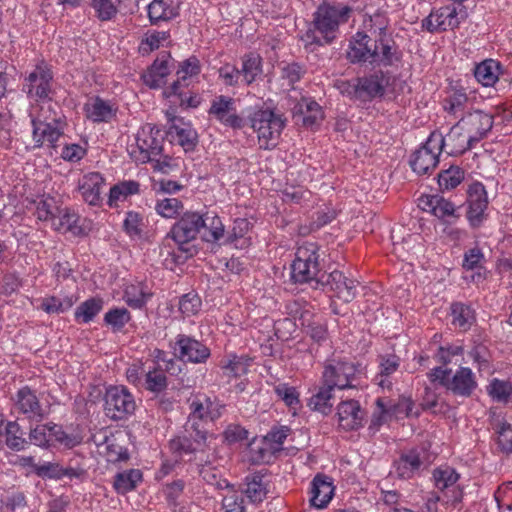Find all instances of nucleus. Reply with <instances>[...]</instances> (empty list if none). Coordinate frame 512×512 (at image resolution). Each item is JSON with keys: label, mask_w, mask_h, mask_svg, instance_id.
<instances>
[{"label": "nucleus", "mask_w": 512, "mask_h": 512, "mask_svg": "<svg viewBox=\"0 0 512 512\" xmlns=\"http://www.w3.org/2000/svg\"><path fill=\"white\" fill-rule=\"evenodd\" d=\"M353 12L352 7L341 2L323 1L313 13V18L301 41L307 51L330 45L339 35V28L346 24Z\"/></svg>", "instance_id": "1"}, {"label": "nucleus", "mask_w": 512, "mask_h": 512, "mask_svg": "<svg viewBox=\"0 0 512 512\" xmlns=\"http://www.w3.org/2000/svg\"><path fill=\"white\" fill-rule=\"evenodd\" d=\"M480 115L478 111L475 114H469L460 119L454 125L446 136L438 131H433L429 136V145L438 146L440 150H445L449 155H458L466 152V150L478 142V138L471 134L470 125L479 124Z\"/></svg>", "instance_id": "2"}, {"label": "nucleus", "mask_w": 512, "mask_h": 512, "mask_svg": "<svg viewBox=\"0 0 512 512\" xmlns=\"http://www.w3.org/2000/svg\"><path fill=\"white\" fill-rule=\"evenodd\" d=\"M319 247L316 243L306 242L296 252L291 265V278L295 283H310L313 288H320L321 266Z\"/></svg>", "instance_id": "3"}, {"label": "nucleus", "mask_w": 512, "mask_h": 512, "mask_svg": "<svg viewBox=\"0 0 512 512\" xmlns=\"http://www.w3.org/2000/svg\"><path fill=\"white\" fill-rule=\"evenodd\" d=\"M248 118L251 128L257 133L260 148H275L286 125V119L268 108L257 109Z\"/></svg>", "instance_id": "4"}, {"label": "nucleus", "mask_w": 512, "mask_h": 512, "mask_svg": "<svg viewBox=\"0 0 512 512\" xmlns=\"http://www.w3.org/2000/svg\"><path fill=\"white\" fill-rule=\"evenodd\" d=\"M164 136L157 126L146 124L136 135L135 145H131L128 152L132 159L139 163L156 160L162 155Z\"/></svg>", "instance_id": "5"}, {"label": "nucleus", "mask_w": 512, "mask_h": 512, "mask_svg": "<svg viewBox=\"0 0 512 512\" xmlns=\"http://www.w3.org/2000/svg\"><path fill=\"white\" fill-rule=\"evenodd\" d=\"M204 226L205 218L202 214L187 211L172 225L167 237L178 245L180 251L186 253V257H192L194 249L189 243L197 238Z\"/></svg>", "instance_id": "6"}, {"label": "nucleus", "mask_w": 512, "mask_h": 512, "mask_svg": "<svg viewBox=\"0 0 512 512\" xmlns=\"http://www.w3.org/2000/svg\"><path fill=\"white\" fill-rule=\"evenodd\" d=\"M369 32L375 38L373 46V65L374 66H392L399 60L396 48L393 47V40L387 36V23L381 14H375L369 19Z\"/></svg>", "instance_id": "7"}, {"label": "nucleus", "mask_w": 512, "mask_h": 512, "mask_svg": "<svg viewBox=\"0 0 512 512\" xmlns=\"http://www.w3.org/2000/svg\"><path fill=\"white\" fill-rule=\"evenodd\" d=\"M189 409L190 414L185 424L186 432L199 430L208 433V430L205 427L206 422H213L222 414V406L206 396H196L189 403Z\"/></svg>", "instance_id": "8"}, {"label": "nucleus", "mask_w": 512, "mask_h": 512, "mask_svg": "<svg viewBox=\"0 0 512 512\" xmlns=\"http://www.w3.org/2000/svg\"><path fill=\"white\" fill-rule=\"evenodd\" d=\"M136 403L133 395L124 386H110L104 396L105 415L114 420H124L134 413Z\"/></svg>", "instance_id": "9"}, {"label": "nucleus", "mask_w": 512, "mask_h": 512, "mask_svg": "<svg viewBox=\"0 0 512 512\" xmlns=\"http://www.w3.org/2000/svg\"><path fill=\"white\" fill-rule=\"evenodd\" d=\"M359 372V367L348 360L332 359L326 363L322 373V381L334 389L352 387L351 383Z\"/></svg>", "instance_id": "10"}, {"label": "nucleus", "mask_w": 512, "mask_h": 512, "mask_svg": "<svg viewBox=\"0 0 512 512\" xmlns=\"http://www.w3.org/2000/svg\"><path fill=\"white\" fill-rule=\"evenodd\" d=\"M174 357L182 362L204 363L210 357V349L200 341L185 335H177L175 342L170 343Z\"/></svg>", "instance_id": "11"}, {"label": "nucleus", "mask_w": 512, "mask_h": 512, "mask_svg": "<svg viewBox=\"0 0 512 512\" xmlns=\"http://www.w3.org/2000/svg\"><path fill=\"white\" fill-rule=\"evenodd\" d=\"M13 401L15 411L24 415L28 420L41 422L47 416L36 392L28 386L20 388Z\"/></svg>", "instance_id": "12"}, {"label": "nucleus", "mask_w": 512, "mask_h": 512, "mask_svg": "<svg viewBox=\"0 0 512 512\" xmlns=\"http://www.w3.org/2000/svg\"><path fill=\"white\" fill-rule=\"evenodd\" d=\"M319 281L321 289L329 288L338 299L345 303L351 302L356 297V281L347 278L338 270H334L331 273H322Z\"/></svg>", "instance_id": "13"}, {"label": "nucleus", "mask_w": 512, "mask_h": 512, "mask_svg": "<svg viewBox=\"0 0 512 512\" xmlns=\"http://www.w3.org/2000/svg\"><path fill=\"white\" fill-rule=\"evenodd\" d=\"M31 123L33 126L32 137L34 148L42 147L45 141L48 142L51 147H55V143L63 135L60 123H56L54 116L43 115V117H33Z\"/></svg>", "instance_id": "14"}, {"label": "nucleus", "mask_w": 512, "mask_h": 512, "mask_svg": "<svg viewBox=\"0 0 512 512\" xmlns=\"http://www.w3.org/2000/svg\"><path fill=\"white\" fill-rule=\"evenodd\" d=\"M459 23V12L457 11V7L453 4L432 11L422 20L421 26L426 31L435 33L449 29L452 30L458 27Z\"/></svg>", "instance_id": "15"}, {"label": "nucleus", "mask_w": 512, "mask_h": 512, "mask_svg": "<svg viewBox=\"0 0 512 512\" xmlns=\"http://www.w3.org/2000/svg\"><path fill=\"white\" fill-rule=\"evenodd\" d=\"M207 432L195 430L193 432H186L181 436H177L170 440L169 448L177 458L190 456L192 459L197 451H202L206 447Z\"/></svg>", "instance_id": "16"}, {"label": "nucleus", "mask_w": 512, "mask_h": 512, "mask_svg": "<svg viewBox=\"0 0 512 512\" xmlns=\"http://www.w3.org/2000/svg\"><path fill=\"white\" fill-rule=\"evenodd\" d=\"M388 83L389 77L387 73L382 70L358 77L357 87L359 89V100L366 102L384 97Z\"/></svg>", "instance_id": "17"}, {"label": "nucleus", "mask_w": 512, "mask_h": 512, "mask_svg": "<svg viewBox=\"0 0 512 512\" xmlns=\"http://www.w3.org/2000/svg\"><path fill=\"white\" fill-rule=\"evenodd\" d=\"M53 75L49 69L37 66L25 79L24 90L31 98L50 100Z\"/></svg>", "instance_id": "18"}, {"label": "nucleus", "mask_w": 512, "mask_h": 512, "mask_svg": "<svg viewBox=\"0 0 512 512\" xmlns=\"http://www.w3.org/2000/svg\"><path fill=\"white\" fill-rule=\"evenodd\" d=\"M441 150L438 146L429 145V138L411 156L410 165L418 175L431 174L439 162Z\"/></svg>", "instance_id": "19"}, {"label": "nucleus", "mask_w": 512, "mask_h": 512, "mask_svg": "<svg viewBox=\"0 0 512 512\" xmlns=\"http://www.w3.org/2000/svg\"><path fill=\"white\" fill-rule=\"evenodd\" d=\"M209 114L213 115L225 126L234 129L243 127V119L235 113L234 99L224 95L216 97L209 109Z\"/></svg>", "instance_id": "20"}, {"label": "nucleus", "mask_w": 512, "mask_h": 512, "mask_svg": "<svg viewBox=\"0 0 512 512\" xmlns=\"http://www.w3.org/2000/svg\"><path fill=\"white\" fill-rule=\"evenodd\" d=\"M364 414L356 400H345L337 406L338 424L345 431L357 430L362 427Z\"/></svg>", "instance_id": "21"}, {"label": "nucleus", "mask_w": 512, "mask_h": 512, "mask_svg": "<svg viewBox=\"0 0 512 512\" xmlns=\"http://www.w3.org/2000/svg\"><path fill=\"white\" fill-rule=\"evenodd\" d=\"M180 0H152L146 7L151 25L169 22L180 14Z\"/></svg>", "instance_id": "22"}, {"label": "nucleus", "mask_w": 512, "mask_h": 512, "mask_svg": "<svg viewBox=\"0 0 512 512\" xmlns=\"http://www.w3.org/2000/svg\"><path fill=\"white\" fill-rule=\"evenodd\" d=\"M489 419L501 451L506 454L512 453V425L505 420L504 411L498 407L491 408Z\"/></svg>", "instance_id": "23"}, {"label": "nucleus", "mask_w": 512, "mask_h": 512, "mask_svg": "<svg viewBox=\"0 0 512 512\" xmlns=\"http://www.w3.org/2000/svg\"><path fill=\"white\" fill-rule=\"evenodd\" d=\"M171 61V55L167 52H162L142 75L143 82L153 89L162 87L170 73Z\"/></svg>", "instance_id": "24"}, {"label": "nucleus", "mask_w": 512, "mask_h": 512, "mask_svg": "<svg viewBox=\"0 0 512 512\" xmlns=\"http://www.w3.org/2000/svg\"><path fill=\"white\" fill-rule=\"evenodd\" d=\"M310 494V503L313 507H326L334 494L332 479L327 475L317 474L311 482Z\"/></svg>", "instance_id": "25"}, {"label": "nucleus", "mask_w": 512, "mask_h": 512, "mask_svg": "<svg viewBox=\"0 0 512 512\" xmlns=\"http://www.w3.org/2000/svg\"><path fill=\"white\" fill-rule=\"evenodd\" d=\"M201 72L200 61L196 56H190L179 64L176 71L177 80L174 81L167 89L170 93H175L177 89L188 88L193 79Z\"/></svg>", "instance_id": "26"}, {"label": "nucleus", "mask_w": 512, "mask_h": 512, "mask_svg": "<svg viewBox=\"0 0 512 512\" xmlns=\"http://www.w3.org/2000/svg\"><path fill=\"white\" fill-rule=\"evenodd\" d=\"M422 461L417 451L412 450L403 453L399 459L394 461L393 468L396 476L402 480L413 478L421 470Z\"/></svg>", "instance_id": "27"}, {"label": "nucleus", "mask_w": 512, "mask_h": 512, "mask_svg": "<svg viewBox=\"0 0 512 512\" xmlns=\"http://www.w3.org/2000/svg\"><path fill=\"white\" fill-rule=\"evenodd\" d=\"M400 362L401 359L396 354L388 353L378 356L379 372L375 377V381L380 387L391 389L392 381L390 377L397 372Z\"/></svg>", "instance_id": "28"}, {"label": "nucleus", "mask_w": 512, "mask_h": 512, "mask_svg": "<svg viewBox=\"0 0 512 512\" xmlns=\"http://www.w3.org/2000/svg\"><path fill=\"white\" fill-rule=\"evenodd\" d=\"M104 185V178L100 173L92 172L83 177L79 186L82 197L89 205L96 206L101 202V189Z\"/></svg>", "instance_id": "29"}, {"label": "nucleus", "mask_w": 512, "mask_h": 512, "mask_svg": "<svg viewBox=\"0 0 512 512\" xmlns=\"http://www.w3.org/2000/svg\"><path fill=\"white\" fill-rule=\"evenodd\" d=\"M466 217L472 227L480 226V182L474 181L466 191Z\"/></svg>", "instance_id": "30"}, {"label": "nucleus", "mask_w": 512, "mask_h": 512, "mask_svg": "<svg viewBox=\"0 0 512 512\" xmlns=\"http://www.w3.org/2000/svg\"><path fill=\"white\" fill-rule=\"evenodd\" d=\"M295 118L301 120L304 126H313L322 117L321 107L314 100L301 99L293 108Z\"/></svg>", "instance_id": "31"}, {"label": "nucleus", "mask_w": 512, "mask_h": 512, "mask_svg": "<svg viewBox=\"0 0 512 512\" xmlns=\"http://www.w3.org/2000/svg\"><path fill=\"white\" fill-rule=\"evenodd\" d=\"M246 488L244 494L252 503H261L267 496L268 488L265 482V475L256 472L246 477Z\"/></svg>", "instance_id": "32"}, {"label": "nucleus", "mask_w": 512, "mask_h": 512, "mask_svg": "<svg viewBox=\"0 0 512 512\" xmlns=\"http://www.w3.org/2000/svg\"><path fill=\"white\" fill-rule=\"evenodd\" d=\"M333 390L334 388L329 387V385H326L322 382V385L317 388L316 392L312 394L308 400L307 405L313 411L320 412L323 415H328L331 412L333 406L331 403Z\"/></svg>", "instance_id": "33"}, {"label": "nucleus", "mask_w": 512, "mask_h": 512, "mask_svg": "<svg viewBox=\"0 0 512 512\" xmlns=\"http://www.w3.org/2000/svg\"><path fill=\"white\" fill-rule=\"evenodd\" d=\"M475 387L476 382L469 368H460L451 378L450 384H448L449 390L463 396L470 395Z\"/></svg>", "instance_id": "34"}, {"label": "nucleus", "mask_w": 512, "mask_h": 512, "mask_svg": "<svg viewBox=\"0 0 512 512\" xmlns=\"http://www.w3.org/2000/svg\"><path fill=\"white\" fill-rule=\"evenodd\" d=\"M433 479L435 486L444 491L446 489H453V500H459V492L455 491L454 487L459 479V474L450 466L439 467L433 472Z\"/></svg>", "instance_id": "35"}, {"label": "nucleus", "mask_w": 512, "mask_h": 512, "mask_svg": "<svg viewBox=\"0 0 512 512\" xmlns=\"http://www.w3.org/2000/svg\"><path fill=\"white\" fill-rule=\"evenodd\" d=\"M240 74L245 84L250 85L262 74V58L257 53L245 54L242 57Z\"/></svg>", "instance_id": "36"}, {"label": "nucleus", "mask_w": 512, "mask_h": 512, "mask_svg": "<svg viewBox=\"0 0 512 512\" xmlns=\"http://www.w3.org/2000/svg\"><path fill=\"white\" fill-rule=\"evenodd\" d=\"M85 110L87 117L93 122H109L115 116L112 106L99 97L87 104Z\"/></svg>", "instance_id": "37"}, {"label": "nucleus", "mask_w": 512, "mask_h": 512, "mask_svg": "<svg viewBox=\"0 0 512 512\" xmlns=\"http://www.w3.org/2000/svg\"><path fill=\"white\" fill-rule=\"evenodd\" d=\"M486 392L493 401L506 404L512 397V382L505 379L493 378L486 386Z\"/></svg>", "instance_id": "38"}, {"label": "nucleus", "mask_w": 512, "mask_h": 512, "mask_svg": "<svg viewBox=\"0 0 512 512\" xmlns=\"http://www.w3.org/2000/svg\"><path fill=\"white\" fill-rule=\"evenodd\" d=\"M140 185L138 182L130 180L120 182L110 188L108 197V205L110 207H116L119 201H124L127 197L137 194L139 192Z\"/></svg>", "instance_id": "39"}, {"label": "nucleus", "mask_w": 512, "mask_h": 512, "mask_svg": "<svg viewBox=\"0 0 512 512\" xmlns=\"http://www.w3.org/2000/svg\"><path fill=\"white\" fill-rule=\"evenodd\" d=\"M421 205H423V209L428 208L438 218L451 216L455 210L454 205L450 201L439 195H432L421 199Z\"/></svg>", "instance_id": "40"}, {"label": "nucleus", "mask_w": 512, "mask_h": 512, "mask_svg": "<svg viewBox=\"0 0 512 512\" xmlns=\"http://www.w3.org/2000/svg\"><path fill=\"white\" fill-rule=\"evenodd\" d=\"M205 218V226L202 231V239L206 242H217L224 236L225 227L222 220L216 214H202Z\"/></svg>", "instance_id": "41"}, {"label": "nucleus", "mask_w": 512, "mask_h": 512, "mask_svg": "<svg viewBox=\"0 0 512 512\" xmlns=\"http://www.w3.org/2000/svg\"><path fill=\"white\" fill-rule=\"evenodd\" d=\"M24 433L17 421H9L5 426V443L13 451H22L29 442L23 437Z\"/></svg>", "instance_id": "42"}, {"label": "nucleus", "mask_w": 512, "mask_h": 512, "mask_svg": "<svg viewBox=\"0 0 512 512\" xmlns=\"http://www.w3.org/2000/svg\"><path fill=\"white\" fill-rule=\"evenodd\" d=\"M141 480V471L138 469H130L117 473L114 477L113 486L118 493L125 494L133 490Z\"/></svg>", "instance_id": "43"}, {"label": "nucleus", "mask_w": 512, "mask_h": 512, "mask_svg": "<svg viewBox=\"0 0 512 512\" xmlns=\"http://www.w3.org/2000/svg\"><path fill=\"white\" fill-rule=\"evenodd\" d=\"M103 308V301L99 298H89L82 302L75 310V320L79 323H89Z\"/></svg>", "instance_id": "44"}, {"label": "nucleus", "mask_w": 512, "mask_h": 512, "mask_svg": "<svg viewBox=\"0 0 512 512\" xmlns=\"http://www.w3.org/2000/svg\"><path fill=\"white\" fill-rule=\"evenodd\" d=\"M451 313L453 324L466 331L472 323L476 321V314L470 306L462 303H454L451 305Z\"/></svg>", "instance_id": "45"}, {"label": "nucleus", "mask_w": 512, "mask_h": 512, "mask_svg": "<svg viewBox=\"0 0 512 512\" xmlns=\"http://www.w3.org/2000/svg\"><path fill=\"white\" fill-rule=\"evenodd\" d=\"M173 132H175L176 140L184 151L188 152L194 150L198 142V134L194 128L190 125L179 127L174 124L170 127L169 134Z\"/></svg>", "instance_id": "46"}, {"label": "nucleus", "mask_w": 512, "mask_h": 512, "mask_svg": "<svg viewBox=\"0 0 512 512\" xmlns=\"http://www.w3.org/2000/svg\"><path fill=\"white\" fill-rule=\"evenodd\" d=\"M503 73V66L498 60H482V87H493Z\"/></svg>", "instance_id": "47"}, {"label": "nucleus", "mask_w": 512, "mask_h": 512, "mask_svg": "<svg viewBox=\"0 0 512 512\" xmlns=\"http://www.w3.org/2000/svg\"><path fill=\"white\" fill-rule=\"evenodd\" d=\"M73 297L66 296L58 298L55 296L45 297L41 302V309L48 314H60L69 310L74 305Z\"/></svg>", "instance_id": "48"}, {"label": "nucleus", "mask_w": 512, "mask_h": 512, "mask_svg": "<svg viewBox=\"0 0 512 512\" xmlns=\"http://www.w3.org/2000/svg\"><path fill=\"white\" fill-rule=\"evenodd\" d=\"M151 297L152 293L145 291L143 287L134 285L128 287L124 294L125 302L133 309L143 308Z\"/></svg>", "instance_id": "49"}, {"label": "nucleus", "mask_w": 512, "mask_h": 512, "mask_svg": "<svg viewBox=\"0 0 512 512\" xmlns=\"http://www.w3.org/2000/svg\"><path fill=\"white\" fill-rule=\"evenodd\" d=\"M79 217L72 210L68 208H60L56 214V220L53 221V226L57 231H74Z\"/></svg>", "instance_id": "50"}, {"label": "nucleus", "mask_w": 512, "mask_h": 512, "mask_svg": "<svg viewBox=\"0 0 512 512\" xmlns=\"http://www.w3.org/2000/svg\"><path fill=\"white\" fill-rule=\"evenodd\" d=\"M155 210L164 218H174L183 210V204L177 198L165 197L157 200Z\"/></svg>", "instance_id": "51"}, {"label": "nucleus", "mask_w": 512, "mask_h": 512, "mask_svg": "<svg viewBox=\"0 0 512 512\" xmlns=\"http://www.w3.org/2000/svg\"><path fill=\"white\" fill-rule=\"evenodd\" d=\"M57 211H59V206L56 200L53 197H46L37 202L35 215L40 221H54Z\"/></svg>", "instance_id": "52"}, {"label": "nucleus", "mask_w": 512, "mask_h": 512, "mask_svg": "<svg viewBox=\"0 0 512 512\" xmlns=\"http://www.w3.org/2000/svg\"><path fill=\"white\" fill-rule=\"evenodd\" d=\"M130 319V312L126 308H113L104 316V322L111 326L115 332L120 331Z\"/></svg>", "instance_id": "53"}, {"label": "nucleus", "mask_w": 512, "mask_h": 512, "mask_svg": "<svg viewBox=\"0 0 512 512\" xmlns=\"http://www.w3.org/2000/svg\"><path fill=\"white\" fill-rule=\"evenodd\" d=\"M463 179V172L458 167H450L438 175V184L441 190H450L457 187Z\"/></svg>", "instance_id": "54"}, {"label": "nucleus", "mask_w": 512, "mask_h": 512, "mask_svg": "<svg viewBox=\"0 0 512 512\" xmlns=\"http://www.w3.org/2000/svg\"><path fill=\"white\" fill-rule=\"evenodd\" d=\"M29 444H34L41 448H48L51 446V436L49 422L45 424H38L29 432Z\"/></svg>", "instance_id": "55"}, {"label": "nucleus", "mask_w": 512, "mask_h": 512, "mask_svg": "<svg viewBox=\"0 0 512 512\" xmlns=\"http://www.w3.org/2000/svg\"><path fill=\"white\" fill-rule=\"evenodd\" d=\"M91 6L100 21H110L118 13L113 0H91Z\"/></svg>", "instance_id": "56"}, {"label": "nucleus", "mask_w": 512, "mask_h": 512, "mask_svg": "<svg viewBox=\"0 0 512 512\" xmlns=\"http://www.w3.org/2000/svg\"><path fill=\"white\" fill-rule=\"evenodd\" d=\"M166 98H174L173 103L179 104L185 107H197L200 104V100L196 95H192L187 88H180L175 93H170V89H165L163 92Z\"/></svg>", "instance_id": "57"}, {"label": "nucleus", "mask_w": 512, "mask_h": 512, "mask_svg": "<svg viewBox=\"0 0 512 512\" xmlns=\"http://www.w3.org/2000/svg\"><path fill=\"white\" fill-rule=\"evenodd\" d=\"M373 47H361L356 44H349L346 57L352 64L370 63L373 65Z\"/></svg>", "instance_id": "58"}, {"label": "nucleus", "mask_w": 512, "mask_h": 512, "mask_svg": "<svg viewBox=\"0 0 512 512\" xmlns=\"http://www.w3.org/2000/svg\"><path fill=\"white\" fill-rule=\"evenodd\" d=\"M201 308V298L193 292L183 295L179 300V310L185 317H191Z\"/></svg>", "instance_id": "59"}, {"label": "nucleus", "mask_w": 512, "mask_h": 512, "mask_svg": "<svg viewBox=\"0 0 512 512\" xmlns=\"http://www.w3.org/2000/svg\"><path fill=\"white\" fill-rule=\"evenodd\" d=\"M143 226V218L139 213L134 211L126 213L123 228L130 237H140L143 232Z\"/></svg>", "instance_id": "60"}, {"label": "nucleus", "mask_w": 512, "mask_h": 512, "mask_svg": "<svg viewBox=\"0 0 512 512\" xmlns=\"http://www.w3.org/2000/svg\"><path fill=\"white\" fill-rule=\"evenodd\" d=\"M169 37L170 34L168 31H153L147 33L145 39L141 42L140 50L146 53L156 50Z\"/></svg>", "instance_id": "61"}, {"label": "nucleus", "mask_w": 512, "mask_h": 512, "mask_svg": "<svg viewBox=\"0 0 512 512\" xmlns=\"http://www.w3.org/2000/svg\"><path fill=\"white\" fill-rule=\"evenodd\" d=\"M249 365L250 363L248 359L233 355L222 366V368L228 372L229 376L240 377L247 373Z\"/></svg>", "instance_id": "62"}, {"label": "nucleus", "mask_w": 512, "mask_h": 512, "mask_svg": "<svg viewBox=\"0 0 512 512\" xmlns=\"http://www.w3.org/2000/svg\"><path fill=\"white\" fill-rule=\"evenodd\" d=\"M145 387L153 393H160L167 388L165 374L158 370L149 371L145 377Z\"/></svg>", "instance_id": "63"}, {"label": "nucleus", "mask_w": 512, "mask_h": 512, "mask_svg": "<svg viewBox=\"0 0 512 512\" xmlns=\"http://www.w3.org/2000/svg\"><path fill=\"white\" fill-rule=\"evenodd\" d=\"M274 391L287 406L295 408L299 405V393L295 387L289 386L286 383H281L275 386Z\"/></svg>", "instance_id": "64"}]
</instances>
